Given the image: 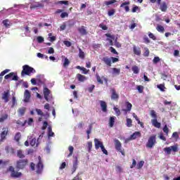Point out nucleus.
<instances>
[{"instance_id": "63", "label": "nucleus", "mask_w": 180, "mask_h": 180, "mask_svg": "<svg viewBox=\"0 0 180 180\" xmlns=\"http://www.w3.org/2000/svg\"><path fill=\"white\" fill-rule=\"evenodd\" d=\"M35 110H36L37 115H39L40 116H43L44 113H43V111H41V110H40L39 108H36Z\"/></svg>"}, {"instance_id": "44", "label": "nucleus", "mask_w": 180, "mask_h": 180, "mask_svg": "<svg viewBox=\"0 0 180 180\" xmlns=\"http://www.w3.org/2000/svg\"><path fill=\"white\" fill-rule=\"evenodd\" d=\"M68 150L70 151V153L68 155V158L71 157L74 153V147L73 146H69Z\"/></svg>"}, {"instance_id": "26", "label": "nucleus", "mask_w": 180, "mask_h": 180, "mask_svg": "<svg viewBox=\"0 0 180 180\" xmlns=\"http://www.w3.org/2000/svg\"><path fill=\"white\" fill-rule=\"evenodd\" d=\"M78 31L79 33L82 34V36H85L88 34V32H86V30L85 29V27L82 26L80 28L78 29Z\"/></svg>"}, {"instance_id": "5", "label": "nucleus", "mask_w": 180, "mask_h": 180, "mask_svg": "<svg viewBox=\"0 0 180 180\" xmlns=\"http://www.w3.org/2000/svg\"><path fill=\"white\" fill-rule=\"evenodd\" d=\"M29 160L27 159H21L17 161L16 168L18 169H23L27 165Z\"/></svg>"}, {"instance_id": "14", "label": "nucleus", "mask_w": 180, "mask_h": 180, "mask_svg": "<svg viewBox=\"0 0 180 180\" xmlns=\"http://www.w3.org/2000/svg\"><path fill=\"white\" fill-rule=\"evenodd\" d=\"M94 144H95L96 150H99V148H101V147H102L103 146V143H102L98 139H94Z\"/></svg>"}, {"instance_id": "6", "label": "nucleus", "mask_w": 180, "mask_h": 180, "mask_svg": "<svg viewBox=\"0 0 180 180\" xmlns=\"http://www.w3.org/2000/svg\"><path fill=\"white\" fill-rule=\"evenodd\" d=\"M115 150L121 153L122 155H124V149L122 148V143L118 139L114 140Z\"/></svg>"}, {"instance_id": "1", "label": "nucleus", "mask_w": 180, "mask_h": 180, "mask_svg": "<svg viewBox=\"0 0 180 180\" xmlns=\"http://www.w3.org/2000/svg\"><path fill=\"white\" fill-rule=\"evenodd\" d=\"M36 70L34 68L29 66V65H25L22 66V70L21 72V77H25V75H28L30 77L32 74H35Z\"/></svg>"}, {"instance_id": "56", "label": "nucleus", "mask_w": 180, "mask_h": 180, "mask_svg": "<svg viewBox=\"0 0 180 180\" xmlns=\"http://www.w3.org/2000/svg\"><path fill=\"white\" fill-rule=\"evenodd\" d=\"M100 148H101V151H103V154L108 155V150L105 148L103 145Z\"/></svg>"}, {"instance_id": "3", "label": "nucleus", "mask_w": 180, "mask_h": 180, "mask_svg": "<svg viewBox=\"0 0 180 180\" xmlns=\"http://www.w3.org/2000/svg\"><path fill=\"white\" fill-rule=\"evenodd\" d=\"M155 144H157V135L153 134L148 138L146 147V148H153Z\"/></svg>"}, {"instance_id": "52", "label": "nucleus", "mask_w": 180, "mask_h": 180, "mask_svg": "<svg viewBox=\"0 0 180 180\" xmlns=\"http://www.w3.org/2000/svg\"><path fill=\"white\" fill-rule=\"evenodd\" d=\"M99 27H101V29H102L103 30H108V26L105 25V24L103 23H101L99 25Z\"/></svg>"}, {"instance_id": "11", "label": "nucleus", "mask_w": 180, "mask_h": 180, "mask_svg": "<svg viewBox=\"0 0 180 180\" xmlns=\"http://www.w3.org/2000/svg\"><path fill=\"white\" fill-rule=\"evenodd\" d=\"M110 92H111V99L112 101H117V99H119V94H117V93L116 92V89H111Z\"/></svg>"}, {"instance_id": "32", "label": "nucleus", "mask_w": 180, "mask_h": 180, "mask_svg": "<svg viewBox=\"0 0 180 180\" xmlns=\"http://www.w3.org/2000/svg\"><path fill=\"white\" fill-rule=\"evenodd\" d=\"M17 157H18V158H25V154H23V150H17Z\"/></svg>"}, {"instance_id": "21", "label": "nucleus", "mask_w": 180, "mask_h": 180, "mask_svg": "<svg viewBox=\"0 0 180 180\" xmlns=\"http://www.w3.org/2000/svg\"><path fill=\"white\" fill-rule=\"evenodd\" d=\"M137 137H141V133L140 131H135L130 136V140H136Z\"/></svg>"}, {"instance_id": "22", "label": "nucleus", "mask_w": 180, "mask_h": 180, "mask_svg": "<svg viewBox=\"0 0 180 180\" xmlns=\"http://www.w3.org/2000/svg\"><path fill=\"white\" fill-rule=\"evenodd\" d=\"M77 78L78 81H79V82H84L86 81V79H87L86 77H85L84 75H82L79 73H78L77 75Z\"/></svg>"}, {"instance_id": "53", "label": "nucleus", "mask_w": 180, "mask_h": 180, "mask_svg": "<svg viewBox=\"0 0 180 180\" xmlns=\"http://www.w3.org/2000/svg\"><path fill=\"white\" fill-rule=\"evenodd\" d=\"M172 137L173 139H176V140H178V139H179V134H178V132H174L172 134Z\"/></svg>"}, {"instance_id": "39", "label": "nucleus", "mask_w": 180, "mask_h": 180, "mask_svg": "<svg viewBox=\"0 0 180 180\" xmlns=\"http://www.w3.org/2000/svg\"><path fill=\"white\" fill-rule=\"evenodd\" d=\"M4 26H5V27H9L10 25H11V21H9V20L6 19L4 20H3L2 22Z\"/></svg>"}, {"instance_id": "42", "label": "nucleus", "mask_w": 180, "mask_h": 180, "mask_svg": "<svg viewBox=\"0 0 180 180\" xmlns=\"http://www.w3.org/2000/svg\"><path fill=\"white\" fill-rule=\"evenodd\" d=\"M27 123V121L26 120L24 122H22L20 120H18L16 122V124H18V126H21L22 127H25Z\"/></svg>"}, {"instance_id": "45", "label": "nucleus", "mask_w": 180, "mask_h": 180, "mask_svg": "<svg viewBox=\"0 0 180 180\" xmlns=\"http://www.w3.org/2000/svg\"><path fill=\"white\" fill-rule=\"evenodd\" d=\"M144 50L143 57H148V56H150V50L148 48H144Z\"/></svg>"}, {"instance_id": "61", "label": "nucleus", "mask_w": 180, "mask_h": 180, "mask_svg": "<svg viewBox=\"0 0 180 180\" xmlns=\"http://www.w3.org/2000/svg\"><path fill=\"white\" fill-rule=\"evenodd\" d=\"M37 40L38 43H43L44 41V38H43V37H38Z\"/></svg>"}, {"instance_id": "57", "label": "nucleus", "mask_w": 180, "mask_h": 180, "mask_svg": "<svg viewBox=\"0 0 180 180\" xmlns=\"http://www.w3.org/2000/svg\"><path fill=\"white\" fill-rule=\"evenodd\" d=\"M114 110H115L117 116H120L121 112H120V110L119 108L115 107Z\"/></svg>"}, {"instance_id": "54", "label": "nucleus", "mask_w": 180, "mask_h": 180, "mask_svg": "<svg viewBox=\"0 0 180 180\" xmlns=\"http://www.w3.org/2000/svg\"><path fill=\"white\" fill-rule=\"evenodd\" d=\"M60 18H62V19H64V18H68V13L67 12H63L60 14Z\"/></svg>"}, {"instance_id": "30", "label": "nucleus", "mask_w": 180, "mask_h": 180, "mask_svg": "<svg viewBox=\"0 0 180 180\" xmlns=\"http://www.w3.org/2000/svg\"><path fill=\"white\" fill-rule=\"evenodd\" d=\"M79 57L82 60H84L85 58V53L81 49V48H79Z\"/></svg>"}, {"instance_id": "20", "label": "nucleus", "mask_w": 180, "mask_h": 180, "mask_svg": "<svg viewBox=\"0 0 180 180\" xmlns=\"http://www.w3.org/2000/svg\"><path fill=\"white\" fill-rule=\"evenodd\" d=\"M126 109H123V112H130L131 110V108H133V105L130 103L129 101L125 102Z\"/></svg>"}, {"instance_id": "15", "label": "nucleus", "mask_w": 180, "mask_h": 180, "mask_svg": "<svg viewBox=\"0 0 180 180\" xmlns=\"http://www.w3.org/2000/svg\"><path fill=\"white\" fill-rule=\"evenodd\" d=\"M100 106L103 112H108V104L104 101H99Z\"/></svg>"}, {"instance_id": "60", "label": "nucleus", "mask_w": 180, "mask_h": 180, "mask_svg": "<svg viewBox=\"0 0 180 180\" xmlns=\"http://www.w3.org/2000/svg\"><path fill=\"white\" fill-rule=\"evenodd\" d=\"M30 144L32 147H34V146H36V139H32L30 142Z\"/></svg>"}, {"instance_id": "23", "label": "nucleus", "mask_w": 180, "mask_h": 180, "mask_svg": "<svg viewBox=\"0 0 180 180\" xmlns=\"http://www.w3.org/2000/svg\"><path fill=\"white\" fill-rule=\"evenodd\" d=\"M44 5L41 3L32 4L30 6L31 9H36V8H43Z\"/></svg>"}, {"instance_id": "62", "label": "nucleus", "mask_w": 180, "mask_h": 180, "mask_svg": "<svg viewBox=\"0 0 180 180\" xmlns=\"http://www.w3.org/2000/svg\"><path fill=\"white\" fill-rule=\"evenodd\" d=\"M137 11H139V6H134V7L132 8L131 12L133 13H136V12H137Z\"/></svg>"}, {"instance_id": "17", "label": "nucleus", "mask_w": 180, "mask_h": 180, "mask_svg": "<svg viewBox=\"0 0 180 180\" xmlns=\"http://www.w3.org/2000/svg\"><path fill=\"white\" fill-rule=\"evenodd\" d=\"M50 94H51L50 89H49V88L47 87H45L44 89V98L47 101V102H49V96L50 95Z\"/></svg>"}, {"instance_id": "7", "label": "nucleus", "mask_w": 180, "mask_h": 180, "mask_svg": "<svg viewBox=\"0 0 180 180\" xmlns=\"http://www.w3.org/2000/svg\"><path fill=\"white\" fill-rule=\"evenodd\" d=\"M163 151H165L167 155H171V151H173V153H178V146H172L170 147H166L163 149Z\"/></svg>"}, {"instance_id": "36", "label": "nucleus", "mask_w": 180, "mask_h": 180, "mask_svg": "<svg viewBox=\"0 0 180 180\" xmlns=\"http://www.w3.org/2000/svg\"><path fill=\"white\" fill-rule=\"evenodd\" d=\"M94 124H90L89 125V129L88 130L86 131V133H87V139H89V135L91 134V131H92V126H93Z\"/></svg>"}, {"instance_id": "38", "label": "nucleus", "mask_w": 180, "mask_h": 180, "mask_svg": "<svg viewBox=\"0 0 180 180\" xmlns=\"http://www.w3.org/2000/svg\"><path fill=\"white\" fill-rule=\"evenodd\" d=\"M117 1L116 0H110L108 1H105L104 4L106 6H109V5H113V4H116Z\"/></svg>"}, {"instance_id": "35", "label": "nucleus", "mask_w": 180, "mask_h": 180, "mask_svg": "<svg viewBox=\"0 0 180 180\" xmlns=\"http://www.w3.org/2000/svg\"><path fill=\"white\" fill-rule=\"evenodd\" d=\"M70 60H68L67 58H65L64 61H63V66L64 67V68H67V67H68V65H70Z\"/></svg>"}, {"instance_id": "27", "label": "nucleus", "mask_w": 180, "mask_h": 180, "mask_svg": "<svg viewBox=\"0 0 180 180\" xmlns=\"http://www.w3.org/2000/svg\"><path fill=\"white\" fill-rule=\"evenodd\" d=\"M18 113L20 115V116L25 115V113H26V108L22 107L18 110Z\"/></svg>"}, {"instance_id": "47", "label": "nucleus", "mask_w": 180, "mask_h": 180, "mask_svg": "<svg viewBox=\"0 0 180 180\" xmlns=\"http://www.w3.org/2000/svg\"><path fill=\"white\" fill-rule=\"evenodd\" d=\"M163 131L165 133L166 136H168V133H169V129H168V126L165 124L163 127Z\"/></svg>"}, {"instance_id": "4", "label": "nucleus", "mask_w": 180, "mask_h": 180, "mask_svg": "<svg viewBox=\"0 0 180 180\" xmlns=\"http://www.w3.org/2000/svg\"><path fill=\"white\" fill-rule=\"evenodd\" d=\"M7 172H11V178H20V176H22V172H16L15 170V167H13V166H10L7 169Z\"/></svg>"}, {"instance_id": "28", "label": "nucleus", "mask_w": 180, "mask_h": 180, "mask_svg": "<svg viewBox=\"0 0 180 180\" xmlns=\"http://www.w3.org/2000/svg\"><path fill=\"white\" fill-rule=\"evenodd\" d=\"M116 117H110L109 120V127H113L115 126V120Z\"/></svg>"}, {"instance_id": "24", "label": "nucleus", "mask_w": 180, "mask_h": 180, "mask_svg": "<svg viewBox=\"0 0 180 180\" xmlns=\"http://www.w3.org/2000/svg\"><path fill=\"white\" fill-rule=\"evenodd\" d=\"M160 9L162 12H167V9H168V6L167 5V3L163 2L160 6Z\"/></svg>"}, {"instance_id": "16", "label": "nucleus", "mask_w": 180, "mask_h": 180, "mask_svg": "<svg viewBox=\"0 0 180 180\" xmlns=\"http://www.w3.org/2000/svg\"><path fill=\"white\" fill-rule=\"evenodd\" d=\"M133 51L135 56H141V49L140 47L136 46V45H134L133 46Z\"/></svg>"}, {"instance_id": "58", "label": "nucleus", "mask_w": 180, "mask_h": 180, "mask_svg": "<svg viewBox=\"0 0 180 180\" xmlns=\"http://www.w3.org/2000/svg\"><path fill=\"white\" fill-rule=\"evenodd\" d=\"M87 146L89 148V153H91V151H92V142H88Z\"/></svg>"}, {"instance_id": "43", "label": "nucleus", "mask_w": 180, "mask_h": 180, "mask_svg": "<svg viewBox=\"0 0 180 180\" xmlns=\"http://www.w3.org/2000/svg\"><path fill=\"white\" fill-rule=\"evenodd\" d=\"M133 121L131 120V119L130 118H127V127H131V126H133Z\"/></svg>"}, {"instance_id": "51", "label": "nucleus", "mask_w": 180, "mask_h": 180, "mask_svg": "<svg viewBox=\"0 0 180 180\" xmlns=\"http://www.w3.org/2000/svg\"><path fill=\"white\" fill-rule=\"evenodd\" d=\"M161 59H160V57L158 56H155L154 58H153V64H158V63H160Z\"/></svg>"}, {"instance_id": "48", "label": "nucleus", "mask_w": 180, "mask_h": 180, "mask_svg": "<svg viewBox=\"0 0 180 180\" xmlns=\"http://www.w3.org/2000/svg\"><path fill=\"white\" fill-rule=\"evenodd\" d=\"M115 13H116V10H115V9H111L108 11V16H113V15H115Z\"/></svg>"}, {"instance_id": "13", "label": "nucleus", "mask_w": 180, "mask_h": 180, "mask_svg": "<svg viewBox=\"0 0 180 180\" xmlns=\"http://www.w3.org/2000/svg\"><path fill=\"white\" fill-rule=\"evenodd\" d=\"M129 5H130V1H125L120 5V8H124L125 9V12H129L130 7H129Z\"/></svg>"}, {"instance_id": "8", "label": "nucleus", "mask_w": 180, "mask_h": 180, "mask_svg": "<svg viewBox=\"0 0 180 180\" xmlns=\"http://www.w3.org/2000/svg\"><path fill=\"white\" fill-rule=\"evenodd\" d=\"M43 162H41V158L39 156V162L37 165V174H41L43 172Z\"/></svg>"}, {"instance_id": "2", "label": "nucleus", "mask_w": 180, "mask_h": 180, "mask_svg": "<svg viewBox=\"0 0 180 180\" xmlns=\"http://www.w3.org/2000/svg\"><path fill=\"white\" fill-rule=\"evenodd\" d=\"M150 116L153 118V120H151V123L153 126H154V127H156L157 129H160V127H161V123L158 122V121L157 120L158 117L157 115V112H155V110H150Z\"/></svg>"}, {"instance_id": "19", "label": "nucleus", "mask_w": 180, "mask_h": 180, "mask_svg": "<svg viewBox=\"0 0 180 180\" xmlns=\"http://www.w3.org/2000/svg\"><path fill=\"white\" fill-rule=\"evenodd\" d=\"M102 61H103V63H105V64L106 65H108V67H112V59L109 58L108 57H104L102 59Z\"/></svg>"}, {"instance_id": "49", "label": "nucleus", "mask_w": 180, "mask_h": 180, "mask_svg": "<svg viewBox=\"0 0 180 180\" xmlns=\"http://www.w3.org/2000/svg\"><path fill=\"white\" fill-rule=\"evenodd\" d=\"M112 72H113V74H116L117 75H119V74H120V69L113 68H112Z\"/></svg>"}, {"instance_id": "50", "label": "nucleus", "mask_w": 180, "mask_h": 180, "mask_svg": "<svg viewBox=\"0 0 180 180\" xmlns=\"http://www.w3.org/2000/svg\"><path fill=\"white\" fill-rule=\"evenodd\" d=\"M136 89L139 91V94H143V91H144V87L143 86H137Z\"/></svg>"}, {"instance_id": "59", "label": "nucleus", "mask_w": 180, "mask_h": 180, "mask_svg": "<svg viewBox=\"0 0 180 180\" xmlns=\"http://www.w3.org/2000/svg\"><path fill=\"white\" fill-rule=\"evenodd\" d=\"M48 126H49V122H47V121L44 122V124H43L41 129L46 130V129H47Z\"/></svg>"}, {"instance_id": "37", "label": "nucleus", "mask_w": 180, "mask_h": 180, "mask_svg": "<svg viewBox=\"0 0 180 180\" xmlns=\"http://www.w3.org/2000/svg\"><path fill=\"white\" fill-rule=\"evenodd\" d=\"M48 136L49 137H54V132H53L51 127H48Z\"/></svg>"}, {"instance_id": "12", "label": "nucleus", "mask_w": 180, "mask_h": 180, "mask_svg": "<svg viewBox=\"0 0 180 180\" xmlns=\"http://www.w3.org/2000/svg\"><path fill=\"white\" fill-rule=\"evenodd\" d=\"M30 91L26 89L24 93V102H25V103L29 102V101L30 100Z\"/></svg>"}, {"instance_id": "18", "label": "nucleus", "mask_w": 180, "mask_h": 180, "mask_svg": "<svg viewBox=\"0 0 180 180\" xmlns=\"http://www.w3.org/2000/svg\"><path fill=\"white\" fill-rule=\"evenodd\" d=\"M8 129H5L4 131H3L1 134H0V141L2 142L4 141V140L6 139V136H8Z\"/></svg>"}, {"instance_id": "46", "label": "nucleus", "mask_w": 180, "mask_h": 180, "mask_svg": "<svg viewBox=\"0 0 180 180\" xmlns=\"http://www.w3.org/2000/svg\"><path fill=\"white\" fill-rule=\"evenodd\" d=\"M96 77L97 82H98V84H101V85L103 84V80L101 78V76H99V75H96Z\"/></svg>"}, {"instance_id": "25", "label": "nucleus", "mask_w": 180, "mask_h": 180, "mask_svg": "<svg viewBox=\"0 0 180 180\" xmlns=\"http://www.w3.org/2000/svg\"><path fill=\"white\" fill-rule=\"evenodd\" d=\"M77 168H78V159L76 158L75 161L73 163V167L72 168V174H74L77 171Z\"/></svg>"}, {"instance_id": "64", "label": "nucleus", "mask_w": 180, "mask_h": 180, "mask_svg": "<svg viewBox=\"0 0 180 180\" xmlns=\"http://www.w3.org/2000/svg\"><path fill=\"white\" fill-rule=\"evenodd\" d=\"M12 108H13V106H15V105H16V97L15 96H13L12 98Z\"/></svg>"}, {"instance_id": "41", "label": "nucleus", "mask_w": 180, "mask_h": 180, "mask_svg": "<svg viewBox=\"0 0 180 180\" xmlns=\"http://www.w3.org/2000/svg\"><path fill=\"white\" fill-rule=\"evenodd\" d=\"M143 165H144V161L141 160L139 162H138V164L136 165V169H141V168H143Z\"/></svg>"}, {"instance_id": "29", "label": "nucleus", "mask_w": 180, "mask_h": 180, "mask_svg": "<svg viewBox=\"0 0 180 180\" xmlns=\"http://www.w3.org/2000/svg\"><path fill=\"white\" fill-rule=\"evenodd\" d=\"M156 30H158V32L160 33H164V32H165V28H164L161 25H158L156 27Z\"/></svg>"}, {"instance_id": "34", "label": "nucleus", "mask_w": 180, "mask_h": 180, "mask_svg": "<svg viewBox=\"0 0 180 180\" xmlns=\"http://www.w3.org/2000/svg\"><path fill=\"white\" fill-rule=\"evenodd\" d=\"M131 70H132L134 74H139V72H140V69L139 68V67L137 65L132 66Z\"/></svg>"}, {"instance_id": "31", "label": "nucleus", "mask_w": 180, "mask_h": 180, "mask_svg": "<svg viewBox=\"0 0 180 180\" xmlns=\"http://www.w3.org/2000/svg\"><path fill=\"white\" fill-rule=\"evenodd\" d=\"M157 88H158V89H160V91H161L162 92H165V89H166L165 84H158Z\"/></svg>"}, {"instance_id": "40", "label": "nucleus", "mask_w": 180, "mask_h": 180, "mask_svg": "<svg viewBox=\"0 0 180 180\" xmlns=\"http://www.w3.org/2000/svg\"><path fill=\"white\" fill-rule=\"evenodd\" d=\"M8 114L4 115L0 117V123H4L5 120H8Z\"/></svg>"}, {"instance_id": "55", "label": "nucleus", "mask_w": 180, "mask_h": 180, "mask_svg": "<svg viewBox=\"0 0 180 180\" xmlns=\"http://www.w3.org/2000/svg\"><path fill=\"white\" fill-rule=\"evenodd\" d=\"M148 36H149L150 39H152V40H157V37H155V35H154V34L150 32L148 34Z\"/></svg>"}, {"instance_id": "10", "label": "nucleus", "mask_w": 180, "mask_h": 180, "mask_svg": "<svg viewBox=\"0 0 180 180\" xmlns=\"http://www.w3.org/2000/svg\"><path fill=\"white\" fill-rule=\"evenodd\" d=\"M5 79H10V78H12V81H18L19 77H18V75H15L14 72H11L8 75H6L4 77Z\"/></svg>"}, {"instance_id": "9", "label": "nucleus", "mask_w": 180, "mask_h": 180, "mask_svg": "<svg viewBox=\"0 0 180 180\" xmlns=\"http://www.w3.org/2000/svg\"><path fill=\"white\" fill-rule=\"evenodd\" d=\"M9 95H11L9 90L4 91L1 99L4 101L5 103H8V102H9Z\"/></svg>"}, {"instance_id": "33", "label": "nucleus", "mask_w": 180, "mask_h": 180, "mask_svg": "<svg viewBox=\"0 0 180 180\" xmlns=\"http://www.w3.org/2000/svg\"><path fill=\"white\" fill-rule=\"evenodd\" d=\"M20 137H22V134H20V132H18L15 134V135L14 136V140H15V141H17V143H19V141L20 140Z\"/></svg>"}]
</instances>
